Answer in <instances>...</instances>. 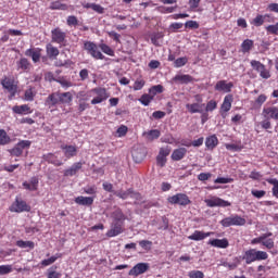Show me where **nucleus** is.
I'll use <instances>...</instances> for the list:
<instances>
[{
	"label": "nucleus",
	"mask_w": 278,
	"mask_h": 278,
	"mask_svg": "<svg viewBox=\"0 0 278 278\" xmlns=\"http://www.w3.org/2000/svg\"><path fill=\"white\" fill-rule=\"evenodd\" d=\"M38 178L34 176L30 178L29 182H23V188H25V190H29L30 192H36V190H38Z\"/></svg>",
	"instance_id": "obj_27"
},
{
	"label": "nucleus",
	"mask_w": 278,
	"mask_h": 278,
	"mask_svg": "<svg viewBox=\"0 0 278 278\" xmlns=\"http://www.w3.org/2000/svg\"><path fill=\"white\" fill-rule=\"evenodd\" d=\"M128 128L125 125H122L117 128L118 138H123V136H127Z\"/></svg>",
	"instance_id": "obj_64"
},
{
	"label": "nucleus",
	"mask_w": 278,
	"mask_h": 278,
	"mask_svg": "<svg viewBox=\"0 0 278 278\" xmlns=\"http://www.w3.org/2000/svg\"><path fill=\"white\" fill-rule=\"evenodd\" d=\"M267 99H268V97H266V94L262 93V94H260V96L255 99L254 103H255V105H257L258 108H262V105H264V103H266Z\"/></svg>",
	"instance_id": "obj_57"
},
{
	"label": "nucleus",
	"mask_w": 278,
	"mask_h": 278,
	"mask_svg": "<svg viewBox=\"0 0 278 278\" xmlns=\"http://www.w3.org/2000/svg\"><path fill=\"white\" fill-rule=\"evenodd\" d=\"M201 108H203V104H199V103L186 104V109L190 114H203V110H201Z\"/></svg>",
	"instance_id": "obj_33"
},
{
	"label": "nucleus",
	"mask_w": 278,
	"mask_h": 278,
	"mask_svg": "<svg viewBox=\"0 0 278 278\" xmlns=\"http://www.w3.org/2000/svg\"><path fill=\"white\" fill-rule=\"evenodd\" d=\"M204 203L206 207H231V202L216 195H210L208 199L204 200Z\"/></svg>",
	"instance_id": "obj_5"
},
{
	"label": "nucleus",
	"mask_w": 278,
	"mask_h": 278,
	"mask_svg": "<svg viewBox=\"0 0 278 278\" xmlns=\"http://www.w3.org/2000/svg\"><path fill=\"white\" fill-rule=\"evenodd\" d=\"M262 247H265L268 251L275 249V239H263Z\"/></svg>",
	"instance_id": "obj_55"
},
{
	"label": "nucleus",
	"mask_w": 278,
	"mask_h": 278,
	"mask_svg": "<svg viewBox=\"0 0 278 278\" xmlns=\"http://www.w3.org/2000/svg\"><path fill=\"white\" fill-rule=\"evenodd\" d=\"M153 100V96L149 94V93H144L141 96V98L139 99V101L141 102V105H149V103H151V101Z\"/></svg>",
	"instance_id": "obj_54"
},
{
	"label": "nucleus",
	"mask_w": 278,
	"mask_h": 278,
	"mask_svg": "<svg viewBox=\"0 0 278 278\" xmlns=\"http://www.w3.org/2000/svg\"><path fill=\"white\" fill-rule=\"evenodd\" d=\"M84 168V163L76 162L70 168L64 170V177H75Z\"/></svg>",
	"instance_id": "obj_18"
},
{
	"label": "nucleus",
	"mask_w": 278,
	"mask_h": 278,
	"mask_svg": "<svg viewBox=\"0 0 278 278\" xmlns=\"http://www.w3.org/2000/svg\"><path fill=\"white\" fill-rule=\"evenodd\" d=\"M210 236H214V232H203L201 230H194V232L188 237V240L199 242L201 240H205V238H210Z\"/></svg>",
	"instance_id": "obj_22"
},
{
	"label": "nucleus",
	"mask_w": 278,
	"mask_h": 278,
	"mask_svg": "<svg viewBox=\"0 0 278 278\" xmlns=\"http://www.w3.org/2000/svg\"><path fill=\"white\" fill-rule=\"evenodd\" d=\"M264 23H275V17H273L270 14H257L251 22V25H254V27H262Z\"/></svg>",
	"instance_id": "obj_13"
},
{
	"label": "nucleus",
	"mask_w": 278,
	"mask_h": 278,
	"mask_svg": "<svg viewBox=\"0 0 278 278\" xmlns=\"http://www.w3.org/2000/svg\"><path fill=\"white\" fill-rule=\"evenodd\" d=\"M222 227H244L247 219L240 215H231L220 220Z\"/></svg>",
	"instance_id": "obj_1"
},
{
	"label": "nucleus",
	"mask_w": 278,
	"mask_h": 278,
	"mask_svg": "<svg viewBox=\"0 0 278 278\" xmlns=\"http://www.w3.org/2000/svg\"><path fill=\"white\" fill-rule=\"evenodd\" d=\"M10 212H15L16 214H23V212H31V206L27 204L26 201L16 198L10 207Z\"/></svg>",
	"instance_id": "obj_6"
},
{
	"label": "nucleus",
	"mask_w": 278,
	"mask_h": 278,
	"mask_svg": "<svg viewBox=\"0 0 278 278\" xmlns=\"http://www.w3.org/2000/svg\"><path fill=\"white\" fill-rule=\"evenodd\" d=\"M199 181H207L208 179H212V173H201L198 175Z\"/></svg>",
	"instance_id": "obj_63"
},
{
	"label": "nucleus",
	"mask_w": 278,
	"mask_h": 278,
	"mask_svg": "<svg viewBox=\"0 0 278 278\" xmlns=\"http://www.w3.org/2000/svg\"><path fill=\"white\" fill-rule=\"evenodd\" d=\"M35 97H36V90H34L33 87H29L28 89L25 90V93H24L25 101H34Z\"/></svg>",
	"instance_id": "obj_47"
},
{
	"label": "nucleus",
	"mask_w": 278,
	"mask_h": 278,
	"mask_svg": "<svg viewBox=\"0 0 278 278\" xmlns=\"http://www.w3.org/2000/svg\"><path fill=\"white\" fill-rule=\"evenodd\" d=\"M46 53L50 60H55L60 55V50L55 46L48 43L46 46Z\"/></svg>",
	"instance_id": "obj_30"
},
{
	"label": "nucleus",
	"mask_w": 278,
	"mask_h": 278,
	"mask_svg": "<svg viewBox=\"0 0 278 278\" xmlns=\"http://www.w3.org/2000/svg\"><path fill=\"white\" fill-rule=\"evenodd\" d=\"M11 139L8 136V132L4 129H0V147H5V144H10Z\"/></svg>",
	"instance_id": "obj_41"
},
{
	"label": "nucleus",
	"mask_w": 278,
	"mask_h": 278,
	"mask_svg": "<svg viewBox=\"0 0 278 278\" xmlns=\"http://www.w3.org/2000/svg\"><path fill=\"white\" fill-rule=\"evenodd\" d=\"M42 160H45V162H48V164H53V166H62L63 164L60 159H58V156L53 153L43 154Z\"/></svg>",
	"instance_id": "obj_29"
},
{
	"label": "nucleus",
	"mask_w": 278,
	"mask_h": 278,
	"mask_svg": "<svg viewBox=\"0 0 278 278\" xmlns=\"http://www.w3.org/2000/svg\"><path fill=\"white\" fill-rule=\"evenodd\" d=\"M268 258V253L262 250H254V262H262Z\"/></svg>",
	"instance_id": "obj_39"
},
{
	"label": "nucleus",
	"mask_w": 278,
	"mask_h": 278,
	"mask_svg": "<svg viewBox=\"0 0 278 278\" xmlns=\"http://www.w3.org/2000/svg\"><path fill=\"white\" fill-rule=\"evenodd\" d=\"M208 244L215 249H227L229 247V240L227 238L211 239L208 240Z\"/></svg>",
	"instance_id": "obj_23"
},
{
	"label": "nucleus",
	"mask_w": 278,
	"mask_h": 278,
	"mask_svg": "<svg viewBox=\"0 0 278 278\" xmlns=\"http://www.w3.org/2000/svg\"><path fill=\"white\" fill-rule=\"evenodd\" d=\"M60 257H62V254L56 253L54 256L41 261V266H51V264H55Z\"/></svg>",
	"instance_id": "obj_42"
},
{
	"label": "nucleus",
	"mask_w": 278,
	"mask_h": 278,
	"mask_svg": "<svg viewBox=\"0 0 278 278\" xmlns=\"http://www.w3.org/2000/svg\"><path fill=\"white\" fill-rule=\"evenodd\" d=\"M74 201L77 205H85L87 207H90L94 203V197L78 195L77 198H75Z\"/></svg>",
	"instance_id": "obj_24"
},
{
	"label": "nucleus",
	"mask_w": 278,
	"mask_h": 278,
	"mask_svg": "<svg viewBox=\"0 0 278 278\" xmlns=\"http://www.w3.org/2000/svg\"><path fill=\"white\" fill-rule=\"evenodd\" d=\"M51 41L55 42L56 45H64V42H66V33L60 27L52 29Z\"/></svg>",
	"instance_id": "obj_10"
},
{
	"label": "nucleus",
	"mask_w": 278,
	"mask_h": 278,
	"mask_svg": "<svg viewBox=\"0 0 278 278\" xmlns=\"http://www.w3.org/2000/svg\"><path fill=\"white\" fill-rule=\"evenodd\" d=\"M47 278H62V273L58 271V266H52L47 271Z\"/></svg>",
	"instance_id": "obj_40"
},
{
	"label": "nucleus",
	"mask_w": 278,
	"mask_h": 278,
	"mask_svg": "<svg viewBox=\"0 0 278 278\" xmlns=\"http://www.w3.org/2000/svg\"><path fill=\"white\" fill-rule=\"evenodd\" d=\"M50 10H68V5L62 3V1L58 0V1L51 2Z\"/></svg>",
	"instance_id": "obj_46"
},
{
	"label": "nucleus",
	"mask_w": 278,
	"mask_h": 278,
	"mask_svg": "<svg viewBox=\"0 0 278 278\" xmlns=\"http://www.w3.org/2000/svg\"><path fill=\"white\" fill-rule=\"evenodd\" d=\"M58 103H60V92H53L46 99V105H48V108H55Z\"/></svg>",
	"instance_id": "obj_28"
},
{
	"label": "nucleus",
	"mask_w": 278,
	"mask_h": 278,
	"mask_svg": "<svg viewBox=\"0 0 278 278\" xmlns=\"http://www.w3.org/2000/svg\"><path fill=\"white\" fill-rule=\"evenodd\" d=\"M147 136H148V139H150V140H157V138H160V136H162V132H160L159 129H152L147 132Z\"/></svg>",
	"instance_id": "obj_53"
},
{
	"label": "nucleus",
	"mask_w": 278,
	"mask_h": 278,
	"mask_svg": "<svg viewBox=\"0 0 278 278\" xmlns=\"http://www.w3.org/2000/svg\"><path fill=\"white\" fill-rule=\"evenodd\" d=\"M267 34H271L273 36H278V23L274 25H268L266 27Z\"/></svg>",
	"instance_id": "obj_59"
},
{
	"label": "nucleus",
	"mask_w": 278,
	"mask_h": 278,
	"mask_svg": "<svg viewBox=\"0 0 278 278\" xmlns=\"http://www.w3.org/2000/svg\"><path fill=\"white\" fill-rule=\"evenodd\" d=\"M60 103L71 104L73 103V93L71 91L59 93Z\"/></svg>",
	"instance_id": "obj_37"
},
{
	"label": "nucleus",
	"mask_w": 278,
	"mask_h": 278,
	"mask_svg": "<svg viewBox=\"0 0 278 278\" xmlns=\"http://www.w3.org/2000/svg\"><path fill=\"white\" fill-rule=\"evenodd\" d=\"M97 185H88L83 188V192L85 194H90L91 197H97Z\"/></svg>",
	"instance_id": "obj_44"
},
{
	"label": "nucleus",
	"mask_w": 278,
	"mask_h": 278,
	"mask_svg": "<svg viewBox=\"0 0 278 278\" xmlns=\"http://www.w3.org/2000/svg\"><path fill=\"white\" fill-rule=\"evenodd\" d=\"M29 147H31V141L22 140L13 149L9 150V152L14 157H21L23 155V151H25V149H29Z\"/></svg>",
	"instance_id": "obj_8"
},
{
	"label": "nucleus",
	"mask_w": 278,
	"mask_h": 278,
	"mask_svg": "<svg viewBox=\"0 0 278 278\" xmlns=\"http://www.w3.org/2000/svg\"><path fill=\"white\" fill-rule=\"evenodd\" d=\"M61 150L67 160H71V157H76L78 153L77 146H68L63 143L61 144Z\"/></svg>",
	"instance_id": "obj_17"
},
{
	"label": "nucleus",
	"mask_w": 278,
	"mask_h": 278,
	"mask_svg": "<svg viewBox=\"0 0 278 278\" xmlns=\"http://www.w3.org/2000/svg\"><path fill=\"white\" fill-rule=\"evenodd\" d=\"M149 92L152 94L151 97L154 98L155 94H162V92H164V87L162 85H155L150 88Z\"/></svg>",
	"instance_id": "obj_51"
},
{
	"label": "nucleus",
	"mask_w": 278,
	"mask_h": 278,
	"mask_svg": "<svg viewBox=\"0 0 278 278\" xmlns=\"http://www.w3.org/2000/svg\"><path fill=\"white\" fill-rule=\"evenodd\" d=\"M12 273V265H0V275H10Z\"/></svg>",
	"instance_id": "obj_60"
},
{
	"label": "nucleus",
	"mask_w": 278,
	"mask_h": 278,
	"mask_svg": "<svg viewBox=\"0 0 278 278\" xmlns=\"http://www.w3.org/2000/svg\"><path fill=\"white\" fill-rule=\"evenodd\" d=\"M173 81H175V84H192L194 78L189 74H178L173 78Z\"/></svg>",
	"instance_id": "obj_26"
},
{
	"label": "nucleus",
	"mask_w": 278,
	"mask_h": 278,
	"mask_svg": "<svg viewBox=\"0 0 278 278\" xmlns=\"http://www.w3.org/2000/svg\"><path fill=\"white\" fill-rule=\"evenodd\" d=\"M266 181H267V184H270V186H274L273 194H274V197H277V199H278V180H277V178H267Z\"/></svg>",
	"instance_id": "obj_49"
},
{
	"label": "nucleus",
	"mask_w": 278,
	"mask_h": 278,
	"mask_svg": "<svg viewBox=\"0 0 278 278\" xmlns=\"http://www.w3.org/2000/svg\"><path fill=\"white\" fill-rule=\"evenodd\" d=\"M243 260L245 261V264H253V262H255V249L247 250Z\"/></svg>",
	"instance_id": "obj_38"
},
{
	"label": "nucleus",
	"mask_w": 278,
	"mask_h": 278,
	"mask_svg": "<svg viewBox=\"0 0 278 278\" xmlns=\"http://www.w3.org/2000/svg\"><path fill=\"white\" fill-rule=\"evenodd\" d=\"M139 247L144 249V251H151V247H153V242L150 240H141L139 241Z\"/></svg>",
	"instance_id": "obj_58"
},
{
	"label": "nucleus",
	"mask_w": 278,
	"mask_h": 278,
	"mask_svg": "<svg viewBox=\"0 0 278 278\" xmlns=\"http://www.w3.org/2000/svg\"><path fill=\"white\" fill-rule=\"evenodd\" d=\"M99 49H101L102 53H105L106 55H110L111 58H114V51L106 43H100Z\"/></svg>",
	"instance_id": "obj_50"
},
{
	"label": "nucleus",
	"mask_w": 278,
	"mask_h": 278,
	"mask_svg": "<svg viewBox=\"0 0 278 278\" xmlns=\"http://www.w3.org/2000/svg\"><path fill=\"white\" fill-rule=\"evenodd\" d=\"M218 108V102L216 100H211L206 103L205 112H214Z\"/></svg>",
	"instance_id": "obj_56"
},
{
	"label": "nucleus",
	"mask_w": 278,
	"mask_h": 278,
	"mask_svg": "<svg viewBox=\"0 0 278 278\" xmlns=\"http://www.w3.org/2000/svg\"><path fill=\"white\" fill-rule=\"evenodd\" d=\"M17 71H23L24 73L31 68V63L29 60L22 58L20 61L16 62Z\"/></svg>",
	"instance_id": "obj_34"
},
{
	"label": "nucleus",
	"mask_w": 278,
	"mask_h": 278,
	"mask_svg": "<svg viewBox=\"0 0 278 278\" xmlns=\"http://www.w3.org/2000/svg\"><path fill=\"white\" fill-rule=\"evenodd\" d=\"M86 97V92L80 91L78 92L77 99L78 100V112L81 114V112H86V110H88V108H90V104L86 101H88V98Z\"/></svg>",
	"instance_id": "obj_20"
},
{
	"label": "nucleus",
	"mask_w": 278,
	"mask_h": 278,
	"mask_svg": "<svg viewBox=\"0 0 278 278\" xmlns=\"http://www.w3.org/2000/svg\"><path fill=\"white\" fill-rule=\"evenodd\" d=\"M25 55L27 58H31L33 62L36 64V63L40 62V58L42 55V49H40V48L27 49L25 51Z\"/></svg>",
	"instance_id": "obj_19"
},
{
	"label": "nucleus",
	"mask_w": 278,
	"mask_h": 278,
	"mask_svg": "<svg viewBox=\"0 0 278 278\" xmlns=\"http://www.w3.org/2000/svg\"><path fill=\"white\" fill-rule=\"evenodd\" d=\"M115 197H118V199H123L124 201L126 199H129V197L131 199L136 198V197H140V193L135 192L134 188H129L126 191H114Z\"/></svg>",
	"instance_id": "obj_21"
},
{
	"label": "nucleus",
	"mask_w": 278,
	"mask_h": 278,
	"mask_svg": "<svg viewBox=\"0 0 278 278\" xmlns=\"http://www.w3.org/2000/svg\"><path fill=\"white\" fill-rule=\"evenodd\" d=\"M189 278H205V274L201 270H192L189 273Z\"/></svg>",
	"instance_id": "obj_62"
},
{
	"label": "nucleus",
	"mask_w": 278,
	"mask_h": 278,
	"mask_svg": "<svg viewBox=\"0 0 278 278\" xmlns=\"http://www.w3.org/2000/svg\"><path fill=\"white\" fill-rule=\"evenodd\" d=\"M91 92L96 94L91 100V105H99V103H103V101H108V99H110V92H108V89L103 87L93 88L91 89Z\"/></svg>",
	"instance_id": "obj_3"
},
{
	"label": "nucleus",
	"mask_w": 278,
	"mask_h": 278,
	"mask_svg": "<svg viewBox=\"0 0 278 278\" xmlns=\"http://www.w3.org/2000/svg\"><path fill=\"white\" fill-rule=\"evenodd\" d=\"M262 116L265 119L270 121H278V108L277 106H265L262 112Z\"/></svg>",
	"instance_id": "obj_14"
},
{
	"label": "nucleus",
	"mask_w": 278,
	"mask_h": 278,
	"mask_svg": "<svg viewBox=\"0 0 278 278\" xmlns=\"http://www.w3.org/2000/svg\"><path fill=\"white\" fill-rule=\"evenodd\" d=\"M187 153H188V149L186 148H178L174 150L172 153L173 162H180V160H184L186 157Z\"/></svg>",
	"instance_id": "obj_25"
},
{
	"label": "nucleus",
	"mask_w": 278,
	"mask_h": 278,
	"mask_svg": "<svg viewBox=\"0 0 278 278\" xmlns=\"http://www.w3.org/2000/svg\"><path fill=\"white\" fill-rule=\"evenodd\" d=\"M205 147L208 151H214V149L218 147V137H216V135L207 137L205 140Z\"/></svg>",
	"instance_id": "obj_31"
},
{
	"label": "nucleus",
	"mask_w": 278,
	"mask_h": 278,
	"mask_svg": "<svg viewBox=\"0 0 278 278\" xmlns=\"http://www.w3.org/2000/svg\"><path fill=\"white\" fill-rule=\"evenodd\" d=\"M86 8L93 10V12H97L98 14H103L105 12V9L97 3H87Z\"/></svg>",
	"instance_id": "obj_48"
},
{
	"label": "nucleus",
	"mask_w": 278,
	"mask_h": 278,
	"mask_svg": "<svg viewBox=\"0 0 278 278\" xmlns=\"http://www.w3.org/2000/svg\"><path fill=\"white\" fill-rule=\"evenodd\" d=\"M188 64V58L182 56L178 58L174 61L175 68H181V66H186Z\"/></svg>",
	"instance_id": "obj_52"
},
{
	"label": "nucleus",
	"mask_w": 278,
	"mask_h": 278,
	"mask_svg": "<svg viewBox=\"0 0 278 278\" xmlns=\"http://www.w3.org/2000/svg\"><path fill=\"white\" fill-rule=\"evenodd\" d=\"M1 86L4 90H8L12 97H15L18 87L14 83L13 78L4 76L1 80Z\"/></svg>",
	"instance_id": "obj_12"
},
{
	"label": "nucleus",
	"mask_w": 278,
	"mask_h": 278,
	"mask_svg": "<svg viewBox=\"0 0 278 278\" xmlns=\"http://www.w3.org/2000/svg\"><path fill=\"white\" fill-rule=\"evenodd\" d=\"M255 47V42L253 39H245L241 43V51L243 53H251V50Z\"/></svg>",
	"instance_id": "obj_35"
},
{
	"label": "nucleus",
	"mask_w": 278,
	"mask_h": 278,
	"mask_svg": "<svg viewBox=\"0 0 278 278\" xmlns=\"http://www.w3.org/2000/svg\"><path fill=\"white\" fill-rule=\"evenodd\" d=\"M167 201L170 203V205H180L181 207L192 204V200H190V197H188L186 193H176L168 197Z\"/></svg>",
	"instance_id": "obj_2"
},
{
	"label": "nucleus",
	"mask_w": 278,
	"mask_h": 278,
	"mask_svg": "<svg viewBox=\"0 0 278 278\" xmlns=\"http://www.w3.org/2000/svg\"><path fill=\"white\" fill-rule=\"evenodd\" d=\"M124 223L113 222L111 229L106 232L108 238H116V236H121L123 233Z\"/></svg>",
	"instance_id": "obj_16"
},
{
	"label": "nucleus",
	"mask_w": 278,
	"mask_h": 278,
	"mask_svg": "<svg viewBox=\"0 0 278 278\" xmlns=\"http://www.w3.org/2000/svg\"><path fill=\"white\" fill-rule=\"evenodd\" d=\"M14 114H31V108L29 104L15 105L12 108Z\"/></svg>",
	"instance_id": "obj_32"
},
{
	"label": "nucleus",
	"mask_w": 278,
	"mask_h": 278,
	"mask_svg": "<svg viewBox=\"0 0 278 278\" xmlns=\"http://www.w3.org/2000/svg\"><path fill=\"white\" fill-rule=\"evenodd\" d=\"M66 24L68 25V27H79L80 25L79 20L75 15L67 16Z\"/></svg>",
	"instance_id": "obj_45"
},
{
	"label": "nucleus",
	"mask_w": 278,
	"mask_h": 278,
	"mask_svg": "<svg viewBox=\"0 0 278 278\" xmlns=\"http://www.w3.org/2000/svg\"><path fill=\"white\" fill-rule=\"evenodd\" d=\"M185 27L187 29H199V22L197 21H188L185 23Z\"/></svg>",
	"instance_id": "obj_61"
},
{
	"label": "nucleus",
	"mask_w": 278,
	"mask_h": 278,
	"mask_svg": "<svg viewBox=\"0 0 278 278\" xmlns=\"http://www.w3.org/2000/svg\"><path fill=\"white\" fill-rule=\"evenodd\" d=\"M250 64H251V67L254 71H256V73H258L262 79H270V71H268V68H266V65H264L262 62L257 60H252Z\"/></svg>",
	"instance_id": "obj_7"
},
{
	"label": "nucleus",
	"mask_w": 278,
	"mask_h": 278,
	"mask_svg": "<svg viewBox=\"0 0 278 278\" xmlns=\"http://www.w3.org/2000/svg\"><path fill=\"white\" fill-rule=\"evenodd\" d=\"M232 103H233V94L229 93L225 96L224 101L219 109V114L222 118H227V112L231 110Z\"/></svg>",
	"instance_id": "obj_9"
},
{
	"label": "nucleus",
	"mask_w": 278,
	"mask_h": 278,
	"mask_svg": "<svg viewBox=\"0 0 278 278\" xmlns=\"http://www.w3.org/2000/svg\"><path fill=\"white\" fill-rule=\"evenodd\" d=\"M114 223H125L127 220V216L121 208H117L112 214Z\"/></svg>",
	"instance_id": "obj_36"
},
{
	"label": "nucleus",
	"mask_w": 278,
	"mask_h": 278,
	"mask_svg": "<svg viewBox=\"0 0 278 278\" xmlns=\"http://www.w3.org/2000/svg\"><path fill=\"white\" fill-rule=\"evenodd\" d=\"M84 49L94 60H105V55H103V53H101V51H99V47L97 46V43H94L92 41H85Z\"/></svg>",
	"instance_id": "obj_4"
},
{
	"label": "nucleus",
	"mask_w": 278,
	"mask_h": 278,
	"mask_svg": "<svg viewBox=\"0 0 278 278\" xmlns=\"http://www.w3.org/2000/svg\"><path fill=\"white\" fill-rule=\"evenodd\" d=\"M233 88V83L232 81H227V80H218L215 85V90L217 92H224V93H229L231 92Z\"/></svg>",
	"instance_id": "obj_15"
},
{
	"label": "nucleus",
	"mask_w": 278,
	"mask_h": 278,
	"mask_svg": "<svg viewBox=\"0 0 278 278\" xmlns=\"http://www.w3.org/2000/svg\"><path fill=\"white\" fill-rule=\"evenodd\" d=\"M149 268V263H138L128 271V275L129 277H140V275H144Z\"/></svg>",
	"instance_id": "obj_11"
},
{
	"label": "nucleus",
	"mask_w": 278,
	"mask_h": 278,
	"mask_svg": "<svg viewBox=\"0 0 278 278\" xmlns=\"http://www.w3.org/2000/svg\"><path fill=\"white\" fill-rule=\"evenodd\" d=\"M16 247H18L20 249H34L36 244L34 243V241L17 240Z\"/></svg>",
	"instance_id": "obj_43"
}]
</instances>
